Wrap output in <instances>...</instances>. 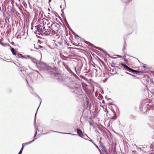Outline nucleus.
<instances>
[{
	"label": "nucleus",
	"mask_w": 154,
	"mask_h": 154,
	"mask_svg": "<svg viewBox=\"0 0 154 154\" xmlns=\"http://www.w3.org/2000/svg\"><path fill=\"white\" fill-rule=\"evenodd\" d=\"M72 91L74 93L76 96H81L82 94V92L81 87L77 86L72 88Z\"/></svg>",
	"instance_id": "1"
},
{
	"label": "nucleus",
	"mask_w": 154,
	"mask_h": 154,
	"mask_svg": "<svg viewBox=\"0 0 154 154\" xmlns=\"http://www.w3.org/2000/svg\"><path fill=\"white\" fill-rule=\"evenodd\" d=\"M60 28V25L59 24L57 23H53L51 25L50 29L51 30H52L53 34H54L57 33Z\"/></svg>",
	"instance_id": "2"
},
{
	"label": "nucleus",
	"mask_w": 154,
	"mask_h": 154,
	"mask_svg": "<svg viewBox=\"0 0 154 154\" xmlns=\"http://www.w3.org/2000/svg\"><path fill=\"white\" fill-rule=\"evenodd\" d=\"M37 30L41 34L42 33H45V34H49L48 31L46 29L45 26L42 22L37 26Z\"/></svg>",
	"instance_id": "3"
},
{
	"label": "nucleus",
	"mask_w": 154,
	"mask_h": 154,
	"mask_svg": "<svg viewBox=\"0 0 154 154\" xmlns=\"http://www.w3.org/2000/svg\"><path fill=\"white\" fill-rule=\"evenodd\" d=\"M42 22L45 26L46 29L49 32L50 31H51L50 28L51 24H50L49 21L47 19H44L42 20Z\"/></svg>",
	"instance_id": "4"
},
{
	"label": "nucleus",
	"mask_w": 154,
	"mask_h": 154,
	"mask_svg": "<svg viewBox=\"0 0 154 154\" xmlns=\"http://www.w3.org/2000/svg\"><path fill=\"white\" fill-rule=\"evenodd\" d=\"M80 39L81 40H82V41H83L85 43L88 44V45L91 46V47H94L99 50H101L102 52H103L105 54V55H108L109 56V54H108L107 53L106 51H105V50H103L102 48H99V47H96V46H94L93 44L89 42L85 41V39Z\"/></svg>",
	"instance_id": "5"
},
{
	"label": "nucleus",
	"mask_w": 154,
	"mask_h": 154,
	"mask_svg": "<svg viewBox=\"0 0 154 154\" xmlns=\"http://www.w3.org/2000/svg\"><path fill=\"white\" fill-rule=\"evenodd\" d=\"M142 107V109L144 108L145 110H146L145 111H143V112H146L149 109H150L152 110H154V104L151 105L145 103L143 105Z\"/></svg>",
	"instance_id": "6"
},
{
	"label": "nucleus",
	"mask_w": 154,
	"mask_h": 154,
	"mask_svg": "<svg viewBox=\"0 0 154 154\" xmlns=\"http://www.w3.org/2000/svg\"><path fill=\"white\" fill-rule=\"evenodd\" d=\"M49 73L51 74H53L54 77L57 79L60 80V77H61V75L58 72H56V71L53 69H51V70L49 71Z\"/></svg>",
	"instance_id": "7"
},
{
	"label": "nucleus",
	"mask_w": 154,
	"mask_h": 154,
	"mask_svg": "<svg viewBox=\"0 0 154 154\" xmlns=\"http://www.w3.org/2000/svg\"><path fill=\"white\" fill-rule=\"evenodd\" d=\"M39 106H40V105ZM39 106H38V109H37V110L36 112L35 113V119H34V125L35 127V133L34 134V137H35L36 135L37 134V131H38V127L36 125L35 122H36V114L37 113V112L38 111V108H39Z\"/></svg>",
	"instance_id": "8"
},
{
	"label": "nucleus",
	"mask_w": 154,
	"mask_h": 154,
	"mask_svg": "<svg viewBox=\"0 0 154 154\" xmlns=\"http://www.w3.org/2000/svg\"><path fill=\"white\" fill-rule=\"evenodd\" d=\"M101 72L102 73L100 75V77L101 79V80H103V81L105 82L108 79V78L107 77V76H106V75H107V74L104 72L102 73V72Z\"/></svg>",
	"instance_id": "9"
},
{
	"label": "nucleus",
	"mask_w": 154,
	"mask_h": 154,
	"mask_svg": "<svg viewBox=\"0 0 154 154\" xmlns=\"http://www.w3.org/2000/svg\"><path fill=\"white\" fill-rule=\"evenodd\" d=\"M51 132H56V133H62V134H71V135H76V134H71V133H63L60 132H58V131H52V130H51V131H48V132H46L45 133H43V134H42V135H45V134H50Z\"/></svg>",
	"instance_id": "10"
},
{
	"label": "nucleus",
	"mask_w": 154,
	"mask_h": 154,
	"mask_svg": "<svg viewBox=\"0 0 154 154\" xmlns=\"http://www.w3.org/2000/svg\"><path fill=\"white\" fill-rule=\"evenodd\" d=\"M101 150L104 153V154H109L107 151V149L106 148L105 146L102 143Z\"/></svg>",
	"instance_id": "11"
},
{
	"label": "nucleus",
	"mask_w": 154,
	"mask_h": 154,
	"mask_svg": "<svg viewBox=\"0 0 154 154\" xmlns=\"http://www.w3.org/2000/svg\"><path fill=\"white\" fill-rule=\"evenodd\" d=\"M77 133L79 136L83 138L84 135L81 129L79 128L77 129Z\"/></svg>",
	"instance_id": "12"
},
{
	"label": "nucleus",
	"mask_w": 154,
	"mask_h": 154,
	"mask_svg": "<svg viewBox=\"0 0 154 154\" xmlns=\"http://www.w3.org/2000/svg\"><path fill=\"white\" fill-rule=\"evenodd\" d=\"M86 104L87 107L89 108V109H90L91 106V104L90 103L89 99L86 97V103H85Z\"/></svg>",
	"instance_id": "13"
},
{
	"label": "nucleus",
	"mask_w": 154,
	"mask_h": 154,
	"mask_svg": "<svg viewBox=\"0 0 154 154\" xmlns=\"http://www.w3.org/2000/svg\"><path fill=\"white\" fill-rule=\"evenodd\" d=\"M127 71L130 72H131L132 73H140L139 72L133 69L130 68V67H128V69L127 70Z\"/></svg>",
	"instance_id": "14"
},
{
	"label": "nucleus",
	"mask_w": 154,
	"mask_h": 154,
	"mask_svg": "<svg viewBox=\"0 0 154 154\" xmlns=\"http://www.w3.org/2000/svg\"><path fill=\"white\" fill-rule=\"evenodd\" d=\"M62 39H61V40ZM54 42L55 45L57 46H58L59 45H62V42L61 41V40L58 42H56L55 41Z\"/></svg>",
	"instance_id": "15"
},
{
	"label": "nucleus",
	"mask_w": 154,
	"mask_h": 154,
	"mask_svg": "<svg viewBox=\"0 0 154 154\" xmlns=\"http://www.w3.org/2000/svg\"><path fill=\"white\" fill-rule=\"evenodd\" d=\"M148 76V79L149 78L150 79V83L149 84V87H154V82L152 80L149 76Z\"/></svg>",
	"instance_id": "16"
},
{
	"label": "nucleus",
	"mask_w": 154,
	"mask_h": 154,
	"mask_svg": "<svg viewBox=\"0 0 154 154\" xmlns=\"http://www.w3.org/2000/svg\"><path fill=\"white\" fill-rule=\"evenodd\" d=\"M16 57H18L19 58H26L25 57H24V56H23L22 54H16V55H15Z\"/></svg>",
	"instance_id": "17"
},
{
	"label": "nucleus",
	"mask_w": 154,
	"mask_h": 154,
	"mask_svg": "<svg viewBox=\"0 0 154 154\" xmlns=\"http://www.w3.org/2000/svg\"><path fill=\"white\" fill-rule=\"evenodd\" d=\"M62 64L63 66L65 68H66V69L67 70H69V68L67 64H66L64 62H63L62 63Z\"/></svg>",
	"instance_id": "18"
},
{
	"label": "nucleus",
	"mask_w": 154,
	"mask_h": 154,
	"mask_svg": "<svg viewBox=\"0 0 154 154\" xmlns=\"http://www.w3.org/2000/svg\"><path fill=\"white\" fill-rule=\"evenodd\" d=\"M121 65H122L124 67V68L126 70L129 67L127 66L125 64L123 63H121Z\"/></svg>",
	"instance_id": "19"
},
{
	"label": "nucleus",
	"mask_w": 154,
	"mask_h": 154,
	"mask_svg": "<svg viewBox=\"0 0 154 154\" xmlns=\"http://www.w3.org/2000/svg\"><path fill=\"white\" fill-rule=\"evenodd\" d=\"M4 39H0V44L3 46H5L6 44V43L3 42L2 41Z\"/></svg>",
	"instance_id": "20"
},
{
	"label": "nucleus",
	"mask_w": 154,
	"mask_h": 154,
	"mask_svg": "<svg viewBox=\"0 0 154 154\" xmlns=\"http://www.w3.org/2000/svg\"><path fill=\"white\" fill-rule=\"evenodd\" d=\"M11 51L13 54L14 55H16V53L14 52V49L13 48H11Z\"/></svg>",
	"instance_id": "21"
},
{
	"label": "nucleus",
	"mask_w": 154,
	"mask_h": 154,
	"mask_svg": "<svg viewBox=\"0 0 154 154\" xmlns=\"http://www.w3.org/2000/svg\"><path fill=\"white\" fill-rule=\"evenodd\" d=\"M32 61L36 65H37V60L35 58H32Z\"/></svg>",
	"instance_id": "22"
},
{
	"label": "nucleus",
	"mask_w": 154,
	"mask_h": 154,
	"mask_svg": "<svg viewBox=\"0 0 154 154\" xmlns=\"http://www.w3.org/2000/svg\"><path fill=\"white\" fill-rule=\"evenodd\" d=\"M126 41L125 40L124 41V44H123V47L122 49V50L123 51H124V50L125 48V47L126 46Z\"/></svg>",
	"instance_id": "23"
},
{
	"label": "nucleus",
	"mask_w": 154,
	"mask_h": 154,
	"mask_svg": "<svg viewBox=\"0 0 154 154\" xmlns=\"http://www.w3.org/2000/svg\"><path fill=\"white\" fill-rule=\"evenodd\" d=\"M23 148H24V146H22V148H21V149L18 154H21L22 151H23Z\"/></svg>",
	"instance_id": "24"
},
{
	"label": "nucleus",
	"mask_w": 154,
	"mask_h": 154,
	"mask_svg": "<svg viewBox=\"0 0 154 154\" xmlns=\"http://www.w3.org/2000/svg\"><path fill=\"white\" fill-rule=\"evenodd\" d=\"M37 139V138H35V139H33V140H32L31 141H29L28 142H27V144H29L31 143H32V142H33L35 140H36V139Z\"/></svg>",
	"instance_id": "25"
},
{
	"label": "nucleus",
	"mask_w": 154,
	"mask_h": 154,
	"mask_svg": "<svg viewBox=\"0 0 154 154\" xmlns=\"http://www.w3.org/2000/svg\"><path fill=\"white\" fill-rule=\"evenodd\" d=\"M114 116L112 118V119H115L116 118V112L115 111H114Z\"/></svg>",
	"instance_id": "26"
},
{
	"label": "nucleus",
	"mask_w": 154,
	"mask_h": 154,
	"mask_svg": "<svg viewBox=\"0 0 154 154\" xmlns=\"http://www.w3.org/2000/svg\"><path fill=\"white\" fill-rule=\"evenodd\" d=\"M94 71H95L96 72V76L98 75V74L97 73V69H94L93 70Z\"/></svg>",
	"instance_id": "27"
},
{
	"label": "nucleus",
	"mask_w": 154,
	"mask_h": 154,
	"mask_svg": "<svg viewBox=\"0 0 154 154\" xmlns=\"http://www.w3.org/2000/svg\"><path fill=\"white\" fill-rule=\"evenodd\" d=\"M54 38H60V36H59V35L58 34H56V35L54 36Z\"/></svg>",
	"instance_id": "28"
},
{
	"label": "nucleus",
	"mask_w": 154,
	"mask_h": 154,
	"mask_svg": "<svg viewBox=\"0 0 154 154\" xmlns=\"http://www.w3.org/2000/svg\"><path fill=\"white\" fill-rule=\"evenodd\" d=\"M27 57H28V58L30 59V60H31L32 59V57L30 55H27Z\"/></svg>",
	"instance_id": "29"
},
{
	"label": "nucleus",
	"mask_w": 154,
	"mask_h": 154,
	"mask_svg": "<svg viewBox=\"0 0 154 154\" xmlns=\"http://www.w3.org/2000/svg\"><path fill=\"white\" fill-rule=\"evenodd\" d=\"M27 145H28L27 142L25 143H23L22 144V146H25Z\"/></svg>",
	"instance_id": "30"
},
{
	"label": "nucleus",
	"mask_w": 154,
	"mask_h": 154,
	"mask_svg": "<svg viewBox=\"0 0 154 154\" xmlns=\"http://www.w3.org/2000/svg\"><path fill=\"white\" fill-rule=\"evenodd\" d=\"M125 73H126V74H128L129 75H132V76H134V75H132L131 74V73H129V72H125Z\"/></svg>",
	"instance_id": "31"
},
{
	"label": "nucleus",
	"mask_w": 154,
	"mask_h": 154,
	"mask_svg": "<svg viewBox=\"0 0 154 154\" xmlns=\"http://www.w3.org/2000/svg\"><path fill=\"white\" fill-rule=\"evenodd\" d=\"M79 77L81 78H82L83 79H84L85 78V77L84 76H83V75H80L79 76Z\"/></svg>",
	"instance_id": "32"
},
{
	"label": "nucleus",
	"mask_w": 154,
	"mask_h": 154,
	"mask_svg": "<svg viewBox=\"0 0 154 154\" xmlns=\"http://www.w3.org/2000/svg\"><path fill=\"white\" fill-rule=\"evenodd\" d=\"M94 122H90V125H93Z\"/></svg>",
	"instance_id": "33"
},
{
	"label": "nucleus",
	"mask_w": 154,
	"mask_h": 154,
	"mask_svg": "<svg viewBox=\"0 0 154 154\" xmlns=\"http://www.w3.org/2000/svg\"><path fill=\"white\" fill-rule=\"evenodd\" d=\"M62 77L61 79L64 82H66L65 80H64V79Z\"/></svg>",
	"instance_id": "34"
},
{
	"label": "nucleus",
	"mask_w": 154,
	"mask_h": 154,
	"mask_svg": "<svg viewBox=\"0 0 154 154\" xmlns=\"http://www.w3.org/2000/svg\"><path fill=\"white\" fill-rule=\"evenodd\" d=\"M38 43H41V42L40 40H38Z\"/></svg>",
	"instance_id": "35"
},
{
	"label": "nucleus",
	"mask_w": 154,
	"mask_h": 154,
	"mask_svg": "<svg viewBox=\"0 0 154 154\" xmlns=\"http://www.w3.org/2000/svg\"><path fill=\"white\" fill-rule=\"evenodd\" d=\"M89 141H90V142H92L93 143H94L92 141V140H88Z\"/></svg>",
	"instance_id": "36"
},
{
	"label": "nucleus",
	"mask_w": 154,
	"mask_h": 154,
	"mask_svg": "<svg viewBox=\"0 0 154 154\" xmlns=\"http://www.w3.org/2000/svg\"><path fill=\"white\" fill-rule=\"evenodd\" d=\"M100 145L101 146L102 143H102L100 141Z\"/></svg>",
	"instance_id": "37"
},
{
	"label": "nucleus",
	"mask_w": 154,
	"mask_h": 154,
	"mask_svg": "<svg viewBox=\"0 0 154 154\" xmlns=\"http://www.w3.org/2000/svg\"><path fill=\"white\" fill-rule=\"evenodd\" d=\"M51 2V0H49V2H48L50 4V2Z\"/></svg>",
	"instance_id": "38"
},
{
	"label": "nucleus",
	"mask_w": 154,
	"mask_h": 154,
	"mask_svg": "<svg viewBox=\"0 0 154 154\" xmlns=\"http://www.w3.org/2000/svg\"><path fill=\"white\" fill-rule=\"evenodd\" d=\"M117 56H118L120 58H121L122 57V56H120L119 55H117Z\"/></svg>",
	"instance_id": "39"
},
{
	"label": "nucleus",
	"mask_w": 154,
	"mask_h": 154,
	"mask_svg": "<svg viewBox=\"0 0 154 154\" xmlns=\"http://www.w3.org/2000/svg\"><path fill=\"white\" fill-rule=\"evenodd\" d=\"M105 112H107V113H108V111L107 110V109H106V110H105Z\"/></svg>",
	"instance_id": "40"
},
{
	"label": "nucleus",
	"mask_w": 154,
	"mask_h": 154,
	"mask_svg": "<svg viewBox=\"0 0 154 154\" xmlns=\"http://www.w3.org/2000/svg\"><path fill=\"white\" fill-rule=\"evenodd\" d=\"M143 68L144 69H145L146 68V66H143Z\"/></svg>",
	"instance_id": "41"
},
{
	"label": "nucleus",
	"mask_w": 154,
	"mask_h": 154,
	"mask_svg": "<svg viewBox=\"0 0 154 154\" xmlns=\"http://www.w3.org/2000/svg\"><path fill=\"white\" fill-rule=\"evenodd\" d=\"M116 68H117L118 69H119V66H116Z\"/></svg>",
	"instance_id": "42"
},
{
	"label": "nucleus",
	"mask_w": 154,
	"mask_h": 154,
	"mask_svg": "<svg viewBox=\"0 0 154 154\" xmlns=\"http://www.w3.org/2000/svg\"><path fill=\"white\" fill-rule=\"evenodd\" d=\"M133 152H134V153H135L136 152V151H135V150H134V151H133Z\"/></svg>",
	"instance_id": "43"
},
{
	"label": "nucleus",
	"mask_w": 154,
	"mask_h": 154,
	"mask_svg": "<svg viewBox=\"0 0 154 154\" xmlns=\"http://www.w3.org/2000/svg\"><path fill=\"white\" fill-rule=\"evenodd\" d=\"M111 66L112 67H114V66H114L113 65H111Z\"/></svg>",
	"instance_id": "44"
},
{
	"label": "nucleus",
	"mask_w": 154,
	"mask_h": 154,
	"mask_svg": "<svg viewBox=\"0 0 154 154\" xmlns=\"http://www.w3.org/2000/svg\"><path fill=\"white\" fill-rule=\"evenodd\" d=\"M102 139V137H100V140H101Z\"/></svg>",
	"instance_id": "45"
},
{
	"label": "nucleus",
	"mask_w": 154,
	"mask_h": 154,
	"mask_svg": "<svg viewBox=\"0 0 154 154\" xmlns=\"http://www.w3.org/2000/svg\"><path fill=\"white\" fill-rule=\"evenodd\" d=\"M97 147V145H96L94 143H93Z\"/></svg>",
	"instance_id": "46"
},
{
	"label": "nucleus",
	"mask_w": 154,
	"mask_h": 154,
	"mask_svg": "<svg viewBox=\"0 0 154 154\" xmlns=\"http://www.w3.org/2000/svg\"><path fill=\"white\" fill-rule=\"evenodd\" d=\"M75 72H77V71H76V68H75Z\"/></svg>",
	"instance_id": "47"
},
{
	"label": "nucleus",
	"mask_w": 154,
	"mask_h": 154,
	"mask_svg": "<svg viewBox=\"0 0 154 154\" xmlns=\"http://www.w3.org/2000/svg\"><path fill=\"white\" fill-rule=\"evenodd\" d=\"M34 46H35V45H34ZM35 47V48H36V49H38V48H37L35 47H35Z\"/></svg>",
	"instance_id": "48"
},
{
	"label": "nucleus",
	"mask_w": 154,
	"mask_h": 154,
	"mask_svg": "<svg viewBox=\"0 0 154 154\" xmlns=\"http://www.w3.org/2000/svg\"><path fill=\"white\" fill-rule=\"evenodd\" d=\"M26 81L28 83V81H27V80L26 79Z\"/></svg>",
	"instance_id": "49"
},
{
	"label": "nucleus",
	"mask_w": 154,
	"mask_h": 154,
	"mask_svg": "<svg viewBox=\"0 0 154 154\" xmlns=\"http://www.w3.org/2000/svg\"><path fill=\"white\" fill-rule=\"evenodd\" d=\"M97 132L98 133V134H99V131H97Z\"/></svg>",
	"instance_id": "50"
},
{
	"label": "nucleus",
	"mask_w": 154,
	"mask_h": 154,
	"mask_svg": "<svg viewBox=\"0 0 154 154\" xmlns=\"http://www.w3.org/2000/svg\"><path fill=\"white\" fill-rule=\"evenodd\" d=\"M35 137H34V138H33V139H35Z\"/></svg>",
	"instance_id": "51"
},
{
	"label": "nucleus",
	"mask_w": 154,
	"mask_h": 154,
	"mask_svg": "<svg viewBox=\"0 0 154 154\" xmlns=\"http://www.w3.org/2000/svg\"><path fill=\"white\" fill-rule=\"evenodd\" d=\"M14 63L15 65H17V64H16L15 63Z\"/></svg>",
	"instance_id": "52"
},
{
	"label": "nucleus",
	"mask_w": 154,
	"mask_h": 154,
	"mask_svg": "<svg viewBox=\"0 0 154 154\" xmlns=\"http://www.w3.org/2000/svg\"><path fill=\"white\" fill-rule=\"evenodd\" d=\"M112 111H113V112L114 113V111H115L114 110H113H113H112Z\"/></svg>",
	"instance_id": "53"
},
{
	"label": "nucleus",
	"mask_w": 154,
	"mask_h": 154,
	"mask_svg": "<svg viewBox=\"0 0 154 154\" xmlns=\"http://www.w3.org/2000/svg\"><path fill=\"white\" fill-rule=\"evenodd\" d=\"M69 40H70L71 41V39H69Z\"/></svg>",
	"instance_id": "54"
},
{
	"label": "nucleus",
	"mask_w": 154,
	"mask_h": 154,
	"mask_svg": "<svg viewBox=\"0 0 154 154\" xmlns=\"http://www.w3.org/2000/svg\"><path fill=\"white\" fill-rule=\"evenodd\" d=\"M7 40L8 41H9V39H7Z\"/></svg>",
	"instance_id": "55"
},
{
	"label": "nucleus",
	"mask_w": 154,
	"mask_h": 154,
	"mask_svg": "<svg viewBox=\"0 0 154 154\" xmlns=\"http://www.w3.org/2000/svg\"><path fill=\"white\" fill-rule=\"evenodd\" d=\"M86 136H87V137H88V138H89V137H88V136L87 135H86Z\"/></svg>",
	"instance_id": "56"
},
{
	"label": "nucleus",
	"mask_w": 154,
	"mask_h": 154,
	"mask_svg": "<svg viewBox=\"0 0 154 154\" xmlns=\"http://www.w3.org/2000/svg\"><path fill=\"white\" fill-rule=\"evenodd\" d=\"M86 136H87V137H88V138H89V137H88V136L87 135H86Z\"/></svg>",
	"instance_id": "57"
},
{
	"label": "nucleus",
	"mask_w": 154,
	"mask_h": 154,
	"mask_svg": "<svg viewBox=\"0 0 154 154\" xmlns=\"http://www.w3.org/2000/svg\"><path fill=\"white\" fill-rule=\"evenodd\" d=\"M86 136H87V137H88V138H89V137H88V136L87 135H86Z\"/></svg>",
	"instance_id": "58"
},
{
	"label": "nucleus",
	"mask_w": 154,
	"mask_h": 154,
	"mask_svg": "<svg viewBox=\"0 0 154 154\" xmlns=\"http://www.w3.org/2000/svg\"><path fill=\"white\" fill-rule=\"evenodd\" d=\"M86 136H87V137H88V138H89V137H88V136L87 135H86Z\"/></svg>",
	"instance_id": "59"
},
{
	"label": "nucleus",
	"mask_w": 154,
	"mask_h": 154,
	"mask_svg": "<svg viewBox=\"0 0 154 154\" xmlns=\"http://www.w3.org/2000/svg\"><path fill=\"white\" fill-rule=\"evenodd\" d=\"M86 136H87V137H88V138H89V137H88V136L87 135H86Z\"/></svg>",
	"instance_id": "60"
},
{
	"label": "nucleus",
	"mask_w": 154,
	"mask_h": 154,
	"mask_svg": "<svg viewBox=\"0 0 154 154\" xmlns=\"http://www.w3.org/2000/svg\"><path fill=\"white\" fill-rule=\"evenodd\" d=\"M41 103V101L40 102V104Z\"/></svg>",
	"instance_id": "61"
},
{
	"label": "nucleus",
	"mask_w": 154,
	"mask_h": 154,
	"mask_svg": "<svg viewBox=\"0 0 154 154\" xmlns=\"http://www.w3.org/2000/svg\"><path fill=\"white\" fill-rule=\"evenodd\" d=\"M138 60V61H139V62H140V61H139V60Z\"/></svg>",
	"instance_id": "62"
},
{
	"label": "nucleus",
	"mask_w": 154,
	"mask_h": 154,
	"mask_svg": "<svg viewBox=\"0 0 154 154\" xmlns=\"http://www.w3.org/2000/svg\"><path fill=\"white\" fill-rule=\"evenodd\" d=\"M132 0H129V1H132Z\"/></svg>",
	"instance_id": "63"
},
{
	"label": "nucleus",
	"mask_w": 154,
	"mask_h": 154,
	"mask_svg": "<svg viewBox=\"0 0 154 154\" xmlns=\"http://www.w3.org/2000/svg\"><path fill=\"white\" fill-rule=\"evenodd\" d=\"M1 27H3V26H2Z\"/></svg>",
	"instance_id": "64"
}]
</instances>
